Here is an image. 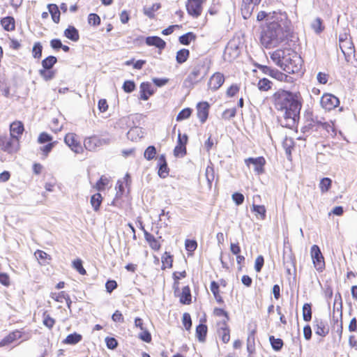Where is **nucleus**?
I'll use <instances>...</instances> for the list:
<instances>
[{
  "label": "nucleus",
  "mask_w": 357,
  "mask_h": 357,
  "mask_svg": "<svg viewBox=\"0 0 357 357\" xmlns=\"http://www.w3.org/2000/svg\"><path fill=\"white\" fill-rule=\"evenodd\" d=\"M275 109L280 112V121L283 127H294L300 118L301 98L296 93L279 90L273 95Z\"/></svg>",
  "instance_id": "obj_1"
},
{
  "label": "nucleus",
  "mask_w": 357,
  "mask_h": 357,
  "mask_svg": "<svg viewBox=\"0 0 357 357\" xmlns=\"http://www.w3.org/2000/svg\"><path fill=\"white\" fill-rule=\"evenodd\" d=\"M271 59L288 73H298L302 67V58L291 49L277 50L271 54Z\"/></svg>",
  "instance_id": "obj_2"
},
{
  "label": "nucleus",
  "mask_w": 357,
  "mask_h": 357,
  "mask_svg": "<svg viewBox=\"0 0 357 357\" xmlns=\"http://www.w3.org/2000/svg\"><path fill=\"white\" fill-rule=\"evenodd\" d=\"M208 61L206 59L197 60L192 71L184 79L183 86L191 89L194 86L204 79L209 69Z\"/></svg>",
  "instance_id": "obj_3"
},
{
  "label": "nucleus",
  "mask_w": 357,
  "mask_h": 357,
  "mask_svg": "<svg viewBox=\"0 0 357 357\" xmlns=\"http://www.w3.org/2000/svg\"><path fill=\"white\" fill-rule=\"evenodd\" d=\"M285 38L283 29L278 22L269 23L261 34V42L266 47L276 46Z\"/></svg>",
  "instance_id": "obj_4"
},
{
  "label": "nucleus",
  "mask_w": 357,
  "mask_h": 357,
  "mask_svg": "<svg viewBox=\"0 0 357 357\" xmlns=\"http://www.w3.org/2000/svg\"><path fill=\"white\" fill-rule=\"evenodd\" d=\"M0 149L8 153H13L19 149V139L8 135L0 136Z\"/></svg>",
  "instance_id": "obj_5"
},
{
  "label": "nucleus",
  "mask_w": 357,
  "mask_h": 357,
  "mask_svg": "<svg viewBox=\"0 0 357 357\" xmlns=\"http://www.w3.org/2000/svg\"><path fill=\"white\" fill-rule=\"evenodd\" d=\"M340 48L344 55L347 61H350L354 57V46L350 39L340 38Z\"/></svg>",
  "instance_id": "obj_6"
},
{
  "label": "nucleus",
  "mask_w": 357,
  "mask_h": 357,
  "mask_svg": "<svg viewBox=\"0 0 357 357\" xmlns=\"http://www.w3.org/2000/svg\"><path fill=\"white\" fill-rule=\"evenodd\" d=\"M202 0H188L185 6L188 13L197 18L201 15L202 12Z\"/></svg>",
  "instance_id": "obj_7"
},
{
  "label": "nucleus",
  "mask_w": 357,
  "mask_h": 357,
  "mask_svg": "<svg viewBox=\"0 0 357 357\" xmlns=\"http://www.w3.org/2000/svg\"><path fill=\"white\" fill-rule=\"evenodd\" d=\"M320 103L324 109L330 111L339 105L340 100L334 95L326 93L322 96Z\"/></svg>",
  "instance_id": "obj_8"
},
{
  "label": "nucleus",
  "mask_w": 357,
  "mask_h": 357,
  "mask_svg": "<svg viewBox=\"0 0 357 357\" xmlns=\"http://www.w3.org/2000/svg\"><path fill=\"white\" fill-rule=\"evenodd\" d=\"M311 255L316 269L321 271L324 267L325 263L324 257L318 245H314L312 246Z\"/></svg>",
  "instance_id": "obj_9"
},
{
  "label": "nucleus",
  "mask_w": 357,
  "mask_h": 357,
  "mask_svg": "<svg viewBox=\"0 0 357 357\" xmlns=\"http://www.w3.org/2000/svg\"><path fill=\"white\" fill-rule=\"evenodd\" d=\"M218 328L217 329V334L220 340L224 344H227L230 341V328L226 321H220L217 323Z\"/></svg>",
  "instance_id": "obj_10"
},
{
  "label": "nucleus",
  "mask_w": 357,
  "mask_h": 357,
  "mask_svg": "<svg viewBox=\"0 0 357 357\" xmlns=\"http://www.w3.org/2000/svg\"><path fill=\"white\" fill-rule=\"evenodd\" d=\"M245 163L248 167L252 165L254 171L259 175L264 172V166L266 163V160L261 156L257 158H248L245 159Z\"/></svg>",
  "instance_id": "obj_11"
},
{
  "label": "nucleus",
  "mask_w": 357,
  "mask_h": 357,
  "mask_svg": "<svg viewBox=\"0 0 357 357\" xmlns=\"http://www.w3.org/2000/svg\"><path fill=\"white\" fill-rule=\"evenodd\" d=\"M188 142V135L184 134L181 135V132L178 131L177 145L174 148V154L176 157L183 156L186 154L185 145Z\"/></svg>",
  "instance_id": "obj_12"
},
{
  "label": "nucleus",
  "mask_w": 357,
  "mask_h": 357,
  "mask_svg": "<svg viewBox=\"0 0 357 357\" xmlns=\"http://www.w3.org/2000/svg\"><path fill=\"white\" fill-rule=\"evenodd\" d=\"M64 142L76 153H79L83 151L81 144L74 133H68L64 138Z\"/></svg>",
  "instance_id": "obj_13"
},
{
  "label": "nucleus",
  "mask_w": 357,
  "mask_h": 357,
  "mask_svg": "<svg viewBox=\"0 0 357 357\" xmlns=\"http://www.w3.org/2000/svg\"><path fill=\"white\" fill-rule=\"evenodd\" d=\"M260 1L261 0H243L241 12L243 18H248L251 15L255 6L258 5Z\"/></svg>",
  "instance_id": "obj_14"
},
{
  "label": "nucleus",
  "mask_w": 357,
  "mask_h": 357,
  "mask_svg": "<svg viewBox=\"0 0 357 357\" xmlns=\"http://www.w3.org/2000/svg\"><path fill=\"white\" fill-rule=\"evenodd\" d=\"M22 337V332L19 330L9 333L0 341V347L8 346Z\"/></svg>",
  "instance_id": "obj_15"
},
{
  "label": "nucleus",
  "mask_w": 357,
  "mask_h": 357,
  "mask_svg": "<svg viewBox=\"0 0 357 357\" xmlns=\"http://www.w3.org/2000/svg\"><path fill=\"white\" fill-rule=\"evenodd\" d=\"M314 329L315 333L321 337H326L329 333V326L326 321L316 319L314 321Z\"/></svg>",
  "instance_id": "obj_16"
},
{
  "label": "nucleus",
  "mask_w": 357,
  "mask_h": 357,
  "mask_svg": "<svg viewBox=\"0 0 357 357\" xmlns=\"http://www.w3.org/2000/svg\"><path fill=\"white\" fill-rule=\"evenodd\" d=\"M225 77L220 73H214L210 78L208 86L213 91L218 89L224 83Z\"/></svg>",
  "instance_id": "obj_17"
},
{
  "label": "nucleus",
  "mask_w": 357,
  "mask_h": 357,
  "mask_svg": "<svg viewBox=\"0 0 357 357\" xmlns=\"http://www.w3.org/2000/svg\"><path fill=\"white\" fill-rule=\"evenodd\" d=\"M206 319L200 320V324L196 326L195 334L198 340L201 342H204L206 341L207 333H208V327L205 324Z\"/></svg>",
  "instance_id": "obj_18"
},
{
  "label": "nucleus",
  "mask_w": 357,
  "mask_h": 357,
  "mask_svg": "<svg viewBox=\"0 0 357 357\" xmlns=\"http://www.w3.org/2000/svg\"><path fill=\"white\" fill-rule=\"evenodd\" d=\"M158 176L160 178H166L169 175V168L166 161L165 155L164 154L160 155L158 158Z\"/></svg>",
  "instance_id": "obj_19"
},
{
  "label": "nucleus",
  "mask_w": 357,
  "mask_h": 357,
  "mask_svg": "<svg viewBox=\"0 0 357 357\" xmlns=\"http://www.w3.org/2000/svg\"><path fill=\"white\" fill-rule=\"evenodd\" d=\"M208 109L209 105L206 102H199L197 106V117L202 123H204L208 118Z\"/></svg>",
  "instance_id": "obj_20"
},
{
  "label": "nucleus",
  "mask_w": 357,
  "mask_h": 357,
  "mask_svg": "<svg viewBox=\"0 0 357 357\" xmlns=\"http://www.w3.org/2000/svg\"><path fill=\"white\" fill-rule=\"evenodd\" d=\"M146 43L149 46H155L160 50H163L166 43L158 36H149L146 38Z\"/></svg>",
  "instance_id": "obj_21"
},
{
  "label": "nucleus",
  "mask_w": 357,
  "mask_h": 357,
  "mask_svg": "<svg viewBox=\"0 0 357 357\" xmlns=\"http://www.w3.org/2000/svg\"><path fill=\"white\" fill-rule=\"evenodd\" d=\"M140 99L147 100L150 96L153 95L154 91L149 82H142L140 85Z\"/></svg>",
  "instance_id": "obj_22"
},
{
  "label": "nucleus",
  "mask_w": 357,
  "mask_h": 357,
  "mask_svg": "<svg viewBox=\"0 0 357 357\" xmlns=\"http://www.w3.org/2000/svg\"><path fill=\"white\" fill-rule=\"evenodd\" d=\"M24 131V125L20 121H15L10 126V137H17L21 135Z\"/></svg>",
  "instance_id": "obj_23"
},
{
  "label": "nucleus",
  "mask_w": 357,
  "mask_h": 357,
  "mask_svg": "<svg viewBox=\"0 0 357 357\" xmlns=\"http://www.w3.org/2000/svg\"><path fill=\"white\" fill-rule=\"evenodd\" d=\"M283 264L286 268V271L289 275L291 273V268L293 267L295 270L294 266V257L291 252L287 253L286 252L283 254Z\"/></svg>",
  "instance_id": "obj_24"
},
{
  "label": "nucleus",
  "mask_w": 357,
  "mask_h": 357,
  "mask_svg": "<svg viewBox=\"0 0 357 357\" xmlns=\"http://www.w3.org/2000/svg\"><path fill=\"white\" fill-rule=\"evenodd\" d=\"M84 146L86 150L90 151H95L98 147H100L98 145V137L92 136L86 138L84 142Z\"/></svg>",
  "instance_id": "obj_25"
},
{
  "label": "nucleus",
  "mask_w": 357,
  "mask_h": 357,
  "mask_svg": "<svg viewBox=\"0 0 357 357\" xmlns=\"http://www.w3.org/2000/svg\"><path fill=\"white\" fill-rule=\"evenodd\" d=\"M82 340V335L77 333H71V334H69L68 335H67L66 337L64 340H63L62 343L64 344L73 345V344H77Z\"/></svg>",
  "instance_id": "obj_26"
},
{
  "label": "nucleus",
  "mask_w": 357,
  "mask_h": 357,
  "mask_svg": "<svg viewBox=\"0 0 357 357\" xmlns=\"http://www.w3.org/2000/svg\"><path fill=\"white\" fill-rule=\"evenodd\" d=\"M64 36L74 42H77L79 38V32L77 29L73 26H69L64 31Z\"/></svg>",
  "instance_id": "obj_27"
},
{
  "label": "nucleus",
  "mask_w": 357,
  "mask_h": 357,
  "mask_svg": "<svg viewBox=\"0 0 357 357\" xmlns=\"http://www.w3.org/2000/svg\"><path fill=\"white\" fill-rule=\"evenodd\" d=\"M144 237L149 243L150 247L154 250H158L160 248V244L153 235L144 231Z\"/></svg>",
  "instance_id": "obj_28"
},
{
  "label": "nucleus",
  "mask_w": 357,
  "mask_h": 357,
  "mask_svg": "<svg viewBox=\"0 0 357 357\" xmlns=\"http://www.w3.org/2000/svg\"><path fill=\"white\" fill-rule=\"evenodd\" d=\"M1 24L3 28L8 31L15 29V20L13 17H6L1 19Z\"/></svg>",
  "instance_id": "obj_29"
},
{
  "label": "nucleus",
  "mask_w": 357,
  "mask_h": 357,
  "mask_svg": "<svg viewBox=\"0 0 357 357\" xmlns=\"http://www.w3.org/2000/svg\"><path fill=\"white\" fill-rule=\"evenodd\" d=\"M160 8V3H153L151 6H144L143 8L144 14L148 17L153 19L155 17V12L159 10Z\"/></svg>",
  "instance_id": "obj_30"
},
{
  "label": "nucleus",
  "mask_w": 357,
  "mask_h": 357,
  "mask_svg": "<svg viewBox=\"0 0 357 357\" xmlns=\"http://www.w3.org/2000/svg\"><path fill=\"white\" fill-rule=\"evenodd\" d=\"M102 201V195L98 192L91 196L90 202L95 211L99 210Z\"/></svg>",
  "instance_id": "obj_31"
},
{
  "label": "nucleus",
  "mask_w": 357,
  "mask_h": 357,
  "mask_svg": "<svg viewBox=\"0 0 357 357\" xmlns=\"http://www.w3.org/2000/svg\"><path fill=\"white\" fill-rule=\"evenodd\" d=\"M57 62V59L54 56H49L42 61V69L52 70V67Z\"/></svg>",
  "instance_id": "obj_32"
},
{
  "label": "nucleus",
  "mask_w": 357,
  "mask_h": 357,
  "mask_svg": "<svg viewBox=\"0 0 357 357\" xmlns=\"http://www.w3.org/2000/svg\"><path fill=\"white\" fill-rule=\"evenodd\" d=\"M190 52L187 49H181L176 53V60L177 63L181 64L185 62L189 57Z\"/></svg>",
  "instance_id": "obj_33"
},
{
  "label": "nucleus",
  "mask_w": 357,
  "mask_h": 357,
  "mask_svg": "<svg viewBox=\"0 0 357 357\" xmlns=\"http://www.w3.org/2000/svg\"><path fill=\"white\" fill-rule=\"evenodd\" d=\"M49 11L52 15V20L55 23H59L60 19V11L56 4H50L48 6Z\"/></svg>",
  "instance_id": "obj_34"
},
{
  "label": "nucleus",
  "mask_w": 357,
  "mask_h": 357,
  "mask_svg": "<svg viewBox=\"0 0 357 357\" xmlns=\"http://www.w3.org/2000/svg\"><path fill=\"white\" fill-rule=\"evenodd\" d=\"M196 36L192 32H188L181 36L178 38L179 42L184 45H188L192 40H195Z\"/></svg>",
  "instance_id": "obj_35"
},
{
  "label": "nucleus",
  "mask_w": 357,
  "mask_h": 357,
  "mask_svg": "<svg viewBox=\"0 0 357 357\" xmlns=\"http://www.w3.org/2000/svg\"><path fill=\"white\" fill-rule=\"evenodd\" d=\"M43 323L49 329H52L55 324V320L47 313V311L43 314Z\"/></svg>",
  "instance_id": "obj_36"
},
{
  "label": "nucleus",
  "mask_w": 357,
  "mask_h": 357,
  "mask_svg": "<svg viewBox=\"0 0 357 357\" xmlns=\"http://www.w3.org/2000/svg\"><path fill=\"white\" fill-rule=\"evenodd\" d=\"M269 341L273 349L275 351H280L283 347V341L280 338H275L274 336H270Z\"/></svg>",
  "instance_id": "obj_37"
},
{
  "label": "nucleus",
  "mask_w": 357,
  "mask_h": 357,
  "mask_svg": "<svg viewBox=\"0 0 357 357\" xmlns=\"http://www.w3.org/2000/svg\"><path fill=\"white\" fill-rule=\"evenodd\" d=\"M182 324L186 331H190L191 330L192 322L191 316L188 312H185L182 317Z\"/></svg>",
  "instance_id": "obj_38"
},
{
  "label": "nucleus",
  "mask_w": 357,
  "mask_h": 357,
  "mask_svg": "<svg viewBox=\"0 0 357 357\" xmlns=\"http://www.w3.org/2000/svg\"><path fill=\"white\" fill-rule=\"evenodd\" d=\"M303 317L305 321H310L312 319V308L310 303H305L303 306Z\"/></svg>",
  "instance_id": "obj_39"
},
{
  "label": "nucleus",
  "mask_w": 357,
  "mask_h": 357,
  "mask_svg": "<svg viewBox=\"0 0 357 357\" xmlns=\"http://www.w3.org/2000/svg\"><path fill=\"white\" fill-rule=\"evenodd\" d=\"M271 85H272V82L266 78H263V79H259L258 84H257L259 89L260 91H267L269 89H271Z\"/></svg>",
  "instance_id": "obj_40"
},
{
  "label": "nucleus",
  "mask_w": 357,
  "mask_h": 357,
  "mask_svg": "<svg viewBox=\"0 0 357 357\" xmlns=\"http://www.w3.org/2000/svg\"><path fill=\"white\" fill-rule=\"evenodd\" d=\"M332 181L329 178H323L319 183V188L321 192H326L331 188Z\"/></svg>",
  "instance_id": "obj_41"
},
{
  "label": "nucleus",
  "mask_w": 357,
  "mask_h": 357,
  "mask_svg": "<svg viewBox=\"0 0 357 357\" xmlns=\"http://www.w3.org/2000/svg\"><path fill=\"white\" fill-rule=\"evenodd\" d=\"M39 75L45 80L49 81L52 79L55 76V73L52 70H39Z\"/></svg>",
  "instance_id": "obj_42"
},
{
  "label": "nucleus",
  "mask_w": 357,
  "mask_h": 357,
  "mask_svg": "<svg viewBox=\"0 0 357 357\" xmlns=\"http://www.w3.org/2000/svg\"><path fill=\"white\" fill-rule=\"evenodd\" d=\"M156 155V149L154 146H149L144 151V156L147 160H153Z\"/></svg>",
  "instance_id": "obj_43"
},
{
  "label": "nucleus",
  "mask_w": 357,
  "mask_h": 357,
  "mask_svg": "<svg viewBox=\"0 0 357 357\" xmlns=\"http://www.w3.org/2000/svg\"><path fill=\"white\" fill-rule=\"evenodd\" d=\"M213 315L215 316V317H225V319L222 321H226V324H227V322L229 320V314L224 309L215 307L213 310Z\"/></svg>",
  "instance_id": "obj_44"
},
{
  "label": "nucleus",
  "mask_w": 357,
  "mask_h": 357,
  "mask_svg": "<svg viewBox=\"0 0 357 357\" xmlns=\"http://www.w3.org/2000/svg\"><path fill=\"white\" fill-rule=\"evenodd\" d=\"M180 302L183 305H189L192 302L190 291H182L179 295Z\"/></svg>",
  "instance_id": "obj_45"
},
{
  "label": "nucleus",
  "mask_w": 357,
  "mask_h": 357,
  "mask_svg": "<svg viewBox=\"0 0 357 357\" xmlns=\"http://www.w3.org/2000/svg\"><path fill=\"white\" fill-rule=\"evenodd\" d=\"M252 211L260 216V218L264 220L266 218V208L263 205H252Z\"/></svg>",
  "instance_id": "obj_46"
},
{
  "label": "nucleus",
  "mask_w": 357,
  "mask_h": 357,
  "mask_svg": "<svg viewBox=\"0 0 357 357\" xmlns=\"http://www.w3.org/2000/svg\"><path fill=\"white\" fill-rule=\"evenodd\" d=\"M141 331H142V332L140 333H139L138 337L141 340H142L146 343H150L152 341V336H151V334L150 333V332L145 328L143 330H141Z\"/></svg>",
  "instance_id": "obj_47"
},
{
  "label": "nucleus",
  "mask_w": 357,
  "mask_h": 357,
  "mask_svg": "<svg viewBox=\"0 0 357 357\" xmlns=\"http://www.w3.org/2000/svg\"><path fill=\"white\" fill-rule=\"evenodd\" d=\"M192 109L190 108H185L182 109L176 116V121H181L189 118L191 115Z\"/></svg>",
  "instance_id": "obj_48"
},
{
  "label": "nucleus",
  "mask_w": 357,
  "mask_h": 357,
  "mask_svg": "<svg viewBox=\"0 0 357 357\" xmlns=\"http://www.w3.org/2000/svg\"><path fill=\"white\" fill-rule=\"evenodd\" d=\"M43 46L40 43H36L32 49L33 56L35 59H40L42 56Z\"/></svg>",
  "instance_id": "obj_49"
},
{
  "label": "nucleus",
  "mask_w": 357,
  "mask_h": 357,
  "mask_svg": "<svg viewBox=\"0 0 357 357\" xmlns=\"http://www.w3.org/2000/svg\"><path fill=\"white\" fill-rule=\"evenodd\" d=\"M73 268L81 275L86 274V270L82 266V261L79 259L74 260L73 261Z\"/></svg>",
  "instance_id": "obj_50"
},
{
  "label": "nucleus",
  "mask_w": 357,
  "mask_h": 357,
  "mask_svg": "<svg viewBox=\"0 0 357 357\" xmlns=\"http://www.w3.org/2000/svg\"><path fill=\"white\" fill-rule=\"evenodd\" d=\"M172 258L167 252L162 257V268H170L172 266Z\"/></svg>",
  "instance_id": "obj_51"
},
{
  "label": "nucleus",
  "mask_w": 357,
  "mask_h": 357,
  "mask_svg": "<svg viewBox=\"0 0 357 357\" xmlns=\"http://www.w3.org/2000/svg\"><path fill=\"white\" fill-rule=\"evenodd\" d=\"M88 22L93 26H98L100 24V18L97 14L91 13L88 16Z\"/></svg>",
  "instance_id": "obj_52"
},
{
  "label": "nucleus",
  "mask_w": 357,
  "mask_h": 357,
  "mask_svg": "<svg viewBox=\"0 0 357 357\" xmlns=\"http://www.w3.org/2000/svg\"><path fill=\"white\" fill-rule=\"evenodd\" d=\"M312 28L317 33H319L323 31L322 22L320 18H316L312 23Z\"/></svg>",
  "instance_id": "obj_53"
},
{
  "label": "nucleus",
  "mask_w": 357,
  "mask_h": 357,
  "mask_svg": "<svg viewBox=\"0 0 357 357\" xmlns=\"http://www.w3.org/2000/svg\"><path fill=\"white\" fill-rule=\"evenodd\" d=\"M205 174L208 183L211 185L215 178L213 168L208 166L206 169Z\"/></svg>",
  "instance_id": "obj_54"
},
{
  "label": "nucleus",
  "mask_w": 357,
  "mask_h": 357,
  "mask_svg": "<svg viewBox=\"0 0 357 357\" xmlns=\"http://www.w3.org/2000/svg\"><path fill=\"white\" fill-rule=\"evenodd\" d=\"M186 275L185 271L182 272H175L174 273V290H178V287L177 284L178 280L185 278Z\"/></svg>",
  "instance_id": "obj_55"
},
{
  "label": "nucleus",
  "mask_w": 357,
  "mask_h": 357,
  "mask_svg": "<svg viewBox=\"0 0 357 357\" xmlns=\"http://www.w3.org/2000/svg\"><path fill=\"white\" fill-rule=\"evenodd\" d=\"M135 89V84L133 81H126L123 85V89L126 93H131Z\"/></svg>",
  "instance_id": "obj_56"
},
{
  "label": "nucleus",
  "mask_w": 357,
  "mask_h": 357,
  "mask_svg": "<svg viewBox=\"0 0 357 357\" xmlns=\"http://www.w3.org/2000/svg\"><path fill=\"white\" fill-rule=\"evenodd\" d=\"M105 342L107 348L110 349H114L118 346V342L114 337H107Z\"/></svg>",
  "instance_id": "obj_57"
},
{
  "label": "nucleus",
  "mask_w": 357,
  "mask_h": 357,
  "mask_svg": "<svg viewBox=\"0 0 357 357\" xmlns=\"http://www.w3.org/2000/svg\"><path fill=\"white\" fill-rule=\"evenodd\" d=\"M232 200L237 206H239L244 202V195L240 192H234L232 195Z\"/></svg>",
  "instance_id": "obj_58"
},
{
  "label": "nucleus",
  "mask_w": 357,
  "mask_h": 357,
  "mask_svg": "<svg viewBox=\"0 0 357 357\" xmlns=\"http://www.w3.org/2000/svg\"><path fill=\"white\" fill-rule=\"evenodd\" d=\"M52 140V137L47 134V132H42L40 134L38 142L40 144H43L46 142H51Z\"/></svg>",
  "instance_id": "obj_59"
},
{
  "label": "nucleus",
  "mask_w": 357,
  "mask_h": 357,
  "mask_svg": "<svg viewBox=\"0 0 357 357\" xmlns=\"http://www.w3.org/2000/svg\"><path fill=\"white\" fill-rule=\"evenodd\" d=\"M264 263V257L261 255L258 256L255 262V269L257 272H260Z\"/></svg>",
  "instance_id": "obj_60"
},
{
  "label": "nucleus",
  "mask_w": 357,
  "mask_h": 357,
  "mask_svg": "<svg viewBox=\"0 0 357 357\" xmlns=\"http://www.w3.org/2000/svg\"><path fill=\"white\" fill-rule=\"evenodd\" d=\"M236 113V108H231V109H226L225 111H224V112L222 114V118L226 119H230L235 116Z\"/></svg>",
  "instance_id": "obj_61"
},
{
  "label": "nucleus",
  "mask_w": 357,
  "mask_h": 357,
  "mask_svg": "<svg viewBox=\"0 0 357 357\" xmlns=\"http://www.w3.org/2000/svg\"><path fill=\"white\" fill-rule=\"evenodd\" d=\"M112 319L114 322L123 323L124 318L122 313L119 310H116L112 316Z\"/></svg>",
  "instance_id": "obj_62"
},
{
  "label": "nucleus",
  "mask_w": 357,
  "mask_h": 357,
  "mask_svg": "<svg viewBox=\"0 0 357 357\" xmlns=\"http://www.w3.org/2000/svg\"><path fill=\"white\" fill-rule=\"evenodd\" d=\"M197 247V243L194 240H186L185 248L188 251H194Z\"/></svg>",
  "instance_id": "obj_63"
},
{
  "label": "nucleus",
  "mask_w": 357,
  "mask_h": 357,
  "mask_svg": "<svg viewBox=\"0 0 357 357\" xmlns=\"http://www.w3.org/2000/svg\"><path fill=\"white\" fill-rule=\"evenodd\" d=\"M35 256L38 260H45L47 258L50 259L49 255H47L45 252L40 250H38L35 252Z\"/></svg>",
  "instance_id": "obj_64"
}]
</instances>
